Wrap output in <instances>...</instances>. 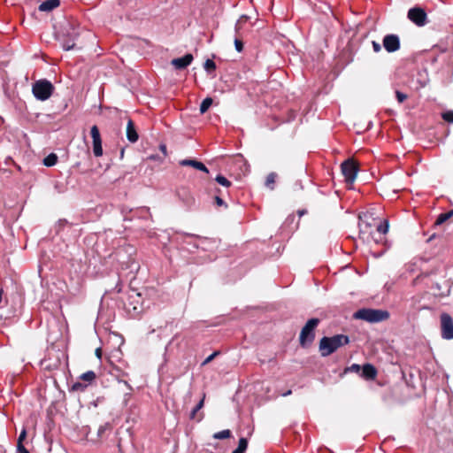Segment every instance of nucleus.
Masks as SVG:
<instances>
[{
    "label": "nucleus",
    "instance_id": "nucleus-14",
    "mask_svg": "<svg viewBox=\"0 0 453 453\" xmlns=\"http://www.w3.org/2000/svg\"><path fill=\"white\" fill-rule=\"evenodd\" d=\"M377 375L375 367L371 364H365L362 367V377L365 380H373Z\"/></svg>",
    "mask_w": 453,
    "mask_h": 453
},
{
    "label": "nucleus",
    "instance_id": "nucleus-2",
    "mask_svg": "<svg viewBox=\"0 0 453 453\" xmlns=\"http://www.w3.org/2000/svg\"><path fill=\"white\" fill-rule=\"evenodd\" d=\"M81 35V28L75 22H68L62 31V47L65 50H73L75 41Z\"/></svg>",
    "mask_w": 453,
    "mask_h": 453
},
{
    "label": "nucleus",
    "instance_id": "nucleus-20",
    "mask_svg": "<svg viewBox=\"0 0 453 453\" xmlns=\"http://www.w3.org/2000/svg\"><path fill=\"white\" fill-rule=\"evenodd\" d=\"M231 431L229 429L222 430L220 432L215 433L213 434V438L217 440H223L231 437Z\"/></svg>",
    "mask_w": 453,
    "mask_h": 453
},
{
    "label": "nucleus",
    "instance_id": "nucleus-24",
    "mask_svg": "<svg viewBox=\"0 0 453 453\" xmlns=\"http://www.w3.org/2000/svg\"><path fill=\"white\" fill-rule=\"evenodd\" d=\"M215 180L219 184L226 188H229L231 186V181L222 175H218Z\"/></svg>",
    "mask_w": 453,
    "mask_h": 453
},
{
    "label": "nucleus",
    "instance_id": "nucleus-5",
    "mask_svg": "<svg viewBox=\"0 0 453 453\" xmlns=\"http://www.w3.org/2000/svg\"><path fill=\"white\" fill-rule=\"evenodd\" d=\"M54 90L52 83L47 80H39L33 85L32 91L35 97L41 101L49 99Z\"/></svg>",
    "mask_w": 453,
    "mask_h": 453
},
{
    "label": "nucleus",
    "instance_id": "nucleus-18",
    "mask_svg": "<svg viewBox=\"0 0 453 453\" xmlns=\"http://www.w3.org/2000/svg\"><path fill=\"white\" fill-rule=\"evenodd\" d=\"M452 216H453V210L449 211L448 212H445V213H441L438 216V218H437V219L435 221V224L436 225H441L444 222H446L449 219H450Z\"/></svg>",
    "mask_w": 453,
    "mask_h": 453
},
{
    "label": "nucleus",
    "instance_id": "nucleus-6",
    "mask_svg": "<svg viewBox=\"0 0 453 453\" xmlns=\"http://www.w3.org/2000/svg\"><path fill=\"white\" fill-rule=\"evenodd\" d=\"M407 17L418 27H424L428 23L426 11L419 6L411 8L408 11Z\"/></svg>",
    "mask_w": 453,
    "mask_h": 453
},
{
    "label": "nucleus",
    "instance_id": "nucleus-7",
    "mask_svg": "<svg viewBox=\"0 0 453 453\" xmlns=\"http://www.w3.org/2000/svg\"><path fill=\"white\" fill-rule=\"evenodd\" d=\"M342 173L348 183H353L356 180L358 166L353 159H347L342 164Z\"/></svg>",
    "mask_w": 453,
    "mask_h": 453
},
{
    "label": "nucleus",
    "instance_id": "nucleus-36",
    "mask_svg": "<svg viewBox=\"0 0 453 453\" xmlns=\"http://www.w3.org/2000/svg\"><path fill=\"white\" fill-rule=\"evenodd\" d=\"M372 44L373 50L375 52H380L381 50V46L379 42L372 41Z\"/></svg>",
    "mask_w": 453,
    "mask_h": 453
},
{
    "label": "nucleus",
    "instance_id": "nucleus-26",
    "mask_svg": "<svg viewBox=\"0 0 453 453\" xmlns=\"http://www.w3.org/2000/svg\"><path fill=\"white\" fill-rule=\"evenodd\" d=\"M198 411H199V410H196V407L195 406V408L190 412L189 418L196 419V421H201L203 418V414L201 413V414L197 415Z\"/></svg>",
    "mask_w": 453,
    "mask_h": 453
},
{
    "label": "nucleus",
    "instance_id": "nucleus-28",
    "mask_svg": "<svg viewBox=\"0 0 453 453\" xmlns=\"http://www.w3.org/2000/svg\"><path fill=\"white\" fill-rule=\"evenodd\" d=\"M247 447H248V441L246 438H241L239 440V444H238V447L240 449H242V451L245 452V450L247 449Z\"/></svg>",
    "mask_w": 453,
    "mask_h": 453
},
{
    "label": "nucleus",
    "instance_id": "nucleus-21",
    "mask_svg": "<svg viewBox=\"0 0 453 453\" xmlns=\"http://www.w3.org/2000/svg\"><path fill=\"white\" fill-rule=\"evenodd\" d=\"M81 380L91 383L96 379V373L93 371H88L81 375Z\"/></svg>",
    "mask_w": 453,
    "mask_h": 453
},
{
    "label": "nucleus",
    "instance_id": "nucleus-25",
    "mask_svg": "<svg viewBox=\"0 0 453 453\" xmlns=\"http://www.w3.org/2000/svg\"><path fill=\"white\" fill-rule=\"evenodd\" d=\"M388 231V223L387 220H385L383 223H380L377 226V232L385 234Z\"/></svg>",
    "mask_w": 453,
    "mask_h": 453
},
{
    "label": "nucleus",
    "instance_id": "nucleus-35",
    "mask_svg": "<svg viewBox=\"0 0 453 453\" xmlns=\"http://www.w3.org/2000/svg\"><path fill=\"white\" fill-rule=\"evenodd\" d=\"M87 386L86 385H82L81 383L80 382H76L73 385V388L74 390H83Z\"/></svg>",
    "mask_w": 453,
    "mask_h": 453
},
{
    "label": "nucleus",
    "instance_id": "nucleus-29",
    "mask_svg": "<svg viewBox=\"0 0 453 453\" xmlns=\"http://www.w3.org/2000/svg\"><path fill=\"white\" fill-rule=\"evenodd\" d=\"M395 96H396L397 101L400 104L403 103L404 100H406L408 97L406 94H404L401 91H398V90L395 91Z\"/></svg>",
    "mask_w": 453,
    "mask_h": 453
},
{
    "label": "nucleus",
    "instance_id": "nucleus-3",
    "mask_svg": "<svg viewBox=\"0 0 453 453\" xmlns=\"http://www.w3.org/2000/svg\"><path fill=\"white\" fill-rule=\"evenodd\" d=\"M389 313L387 311L363 308L353 314L356 319L365 320L370 323H377L388 319Z\"/></svg>",
    "mask_w": 453,
    "mask_h": 453
},
{
    "label": "nucleus",
    "instance_id": "nucleus-19",
    "mask_svg": "<svg viewBox=\"0 0 453 453\" xmlns=\"http://www.w3.org/2000/svg\"><path fill=\"white\" fill-rule=\"evenodd\" d=\"M277 174L275 173H271L267 175L265 180V186L270 189L274 188V183L276 181Z\"/></svg>",
    "mask_w": 453,
    "mask_h": 453
},
{
    "label": "nucleus",
    "instance_id": "nucleus-32",
    "mask_svg": "<svg viewBox=\"0 0 453 453\" xmlns=\"http://www.w3.org/2000/svg\"><path fill=\"white\" fill-rule=\"evenodd\" d=\"M217 355H218L217 351L211 354L209 357H207L204 359V361L203 362V365H205L209 364L210 362H211Z\"/></svg>",
    "mask_w": 453,
    "mask_h": 453
},
{
    "label": "nucleus",
    "instance_id": "nucleus-38",
    "mask_svg": "<svg viewBox=\"0 0 453 453\" xmlns=\"http://www.w3.org/2000/svg\"><path fill=\"white\" fill-rule=\"evenodd\" d=\"M204 397H205V395H203V398L199 401V403L196 405V410H201L203 407V403H204Z\"/></svg>",
    "mask_w": 453,
    "mask_h": 453
},
{
    "label": "nucleus",
    "instance_id": "nucleus-33",
    "mask_svg": "<svg viewBox=\"0 0 453 453\" xmlns=\"http://www.w3.org/2000/svg\"><path fill=\"white\" fill-rule=\"evenodd\" d=\"M361 366L357 364H353L351 366L348 367L346 371L358 372L361 370Z\"/></svg>",
    "mask_w": 453,
    "mask_h": 453
},
{
    "label": "nucleus",
    "instance_id": "nucleus-8",
    "mask_svg": "<svg viewBox=\"0 0 453 453\" xmlns=\"http://www.w3.org/2000/svg\"><path fill=\"white\" fill-rule=\"evenodd\" d=\"M441 337L446 340L453 339V319L448 313L441 315Z\"/></svg>",
    "mask_w": 453,
    "mask_h": 453
},
{
    "label": "nucleus",
    "instance_id": "nucleus-15",
    "mask_svg": "<svg viewBox=\"0 0 453 453\" xmlns=\"http://www.w3.org/2000/svg\"><path fill=\"white\" fill-rule=\"evenodd\" d=\"M59 0H46L39 5V10L41 12H50L59 6Z\"/></svg>",
    "mask_w": 453,
    "mask_h": 453
},
{
    "label": "nucleus",
    "instance_id": "nucleus-39",
    "mask_svg": "<svg viewBox=\"0 0 453 453\" xmlns=\"http://www.w3.org/2000/svg\"><path fill=\"white\" fill-rule=\"evenodd\" d=\"M215 202L218 206H222L225 204V202L219 196L215 197Z\"/></svg>",
    "mask_w": 453,
    "mask_h": 453
},
{
    "label": "nucleus",
    "instance_id": "nucleus-17",
    "mask_svg": "<svg viewBox=\"0 0 453 453\" xmlns=\"http://www.w3.org/2000/svg\"><path fill=\"white\" fill-rule=\"evenodd\" d=\"M58 162V156L55 153H50L43 159V164L46 166H53Z\"/></svg>",
    "mask_w": 453,
    "mask_h": 453
},
{
    "label": "nucleus",
    "instance_id": "nucleus-37",
    "mask_svg": "<svg viewBox=\"0 0 453 453\" xmlns=\"http://www.w3.org/2000/svg\"><path fill=\"white\" fill-rule=\"evenodd\" d=\"M17 450L19 453H29V451L24 447L23 444L17 445Z\"/></svg>",
    "mask_w": 453,
    "mask_h": 453
},
{
    "label": "nucleus",
    "instance_id": "nucleus-16",
    "mask_svg": "<svg viewBox=\"0 0 453 453\" xmlns=\"http://www.w3.org/2000/svg\"><path fill=\"white\" fill-rule=\"evenodd\" d=\"M212 102H213V100L211 97H206L202 101V103L200 104V109H199L201 114H203L208 111V109L211 106Z\"/></svg>",
    "mask_w": 453,
    "mask_h": 453
},
{
    "label": "nucleus",
    "instance_id": "nucleus-41",
    "mask_svg": "<svg viewBox=\"0 0 453 453\" xmlns=\"http://www.w3.org/2000/svg\"><path fill=\"white\" fill-rule=\"evenodd\" d=\"M305 213H306V211H305V210H300V211H298V215H299V217L303 216V214H305Z\"/></svg>",
    "mask_w": 453,
    "mask_h": 453
},
{
    "label": "nucleus",
    "instance_id": "nucleus-13",
    "mask_svg": "<svg viewBox=\"0 0 453 453\" xmlns=\"http://www.w3.org/2000/svg\"><path fill=\"white\" fill-rule=\"evenodd\" d=\"M180 165L182 166H192L197 170H200L204 173H209L208 168L200 161L195 159H183L180 161Z\"/></svg>",
    "mask_w": 453,
    "mask_h": 453
},
{
    "label": "nucleus",
    "instance_id": "nucleus-44",
    "mask_svg": "<svg viewBox=\"0 0 453 453\" xmlns=\"http://www.w3.org/2000/svg\"><path fill=\"white\" fill-rule=\"evenodd\" d=\"M96 355H97L98 357H100V349H96Z\"/></svg>",
    "mask_w": 453,
    "mask_h": 453
},
{
    "label": "nucleus",
    "instance_id": "nucleus-1",
    "mask_svg": "<svg viewBox=\"0 0 453 453\" xmlns=\"http://www.w3.org/2000/svg\"><path fill=\"white\" fill-rule=\"evenodd\" d=\"M349 342V339L345 334H336L332 337L324 336L319 342L320 354L322 357H327Z\"/></svg>",
    "mask_w": 453,
    "mask_h": 453
},
{
    "label": "nucleus",
    "instance_id": "nucleus-22",
    "mask_svg": "<svg viewBox=\"0 0 453 453\" xmlns=\"http://www.w3.org/2000/svg\"><path fill=\"white\" fill-rule=\"evenodd\" d=\"M249 19V17L246 15H242L240 17V19L237 20L235 24V32L236 34H239V31L242 29V27L244 23H246Z\"/></svg>",
    "mask_w": 453,
    "mask_h": 453
},
{
    "label": "nucleus",
    "instance_id": "nucleus-34",
    "mask_svg": "<svg viewBox=\"0 0 453 453\" xmlns=\"http://www.w3.org/2000/svg\"><path fill=\"white\" fill-rule=\"evenodd\" d=\"M295 220H296V216H295V215H289V216L286 219V220H285V222H284V225H286V226H287V225L293 224Z\"/></svg>",
    "mask_w": 453,
    "mask_h": 453
},
{
    "label": "nucleus",
    "instance_id": "nucleus-40",
    "mask_svg": "<svg viewBox=\"0 0 453 453\" xmlns=\"http://www.w3.org/2000/svg\"><path fill=\"white\" fill-rule=\"evenodd\" d=\"M159 148L164 154H166V146L165 144H161Z\"/></svg>",
    "mask_w": 453,
    "mask_h": 453
},
{
    "label": "nucleus",
    "instance_id": "nucleus-30",
    "mask_svg": "<svg viewBox=\"0 0 453 453\" xmlns=\"http://www.w3.org/2000/svg\"><path fill=\"white\" fill-rule=\"evenodd\" d=\"M26 437H27V430H26V428H23L19 435L17 445L23 444V441L26 439Z\"/></svg>",
    "mask_w": 453,
    "mask_h": 453
},
{
    "label": "nucleus",
    "instance_id": "nucleus-45",
    "mask_svg": "<svg viewBox=\"0 0 453 453\" xmlns=\"http://www.w3.org/2000/svg\"><path fill=\"white\" fill-rule=\"evenodd\" d=\"M123 156H124V150H122L120 152V157H123Z\"/></svg>",
    "mask_w": 453,
    "mask_h": 453
},
{
    "label": "nucleus",
    "instance_id": "nucleus-11",
    "mask_svg": "<svg viewBox=\"0 0 453 453\" xmlns=\"http://www.w3.org/2000/svg\"><path fill=\"white\" fill-rule=\"evenodd\" d=\"M192 54H186L185 56L178 58H173L171 64L179 70L184 69L188 66L193 61Z\"/></svg>",
    "mask_w": 453,
    "mask_h": 453
},
{
    "label": "nucleus",
    "instance_id": "nucleus-9",
    "mask_svg": "<svg viewBox=\"0 0 453 453\" xmlns=\"http://www.w3.org/2000/svg\"><path fill=\"white\" fill-rule=\"evenodd\" d=\"M90 134L93 140V153L98 157L103 155L102 139L97 126H93L90 129Z\"/></svg>",
    "mask_w": 453,
    "mask_h": 453
},
{
    "label": "nucleus",
    "instance_id": "nucleus-31",
    "mask_svg": "<svg viewBox=\"0 0 453 453\" xmlns=\"http://www.w3.org/2000/svg\"><path fill=\"white\" fill-rule=\"evenodd\" d=\"M234 46L238 52H241L243 49L242 42L240 39H238L237 37L234 39Z\"/></svg>",
    "mask_w": 453,
    "mask_h": 453
},
{
    "label": "nucleus",
    "instance_id": "nucleus-23",
    "mask_svg": "<svg viewBox=\"0 0 453 453\" xmlns=\"http://www.w3.org/2000/svg\"><path fill=\"white\" fill-rule=\"evenodd\" d=\"M206 72L211 73L216 69V64L211 59H207L203 65Z\"/></svg>",
    "mask_w": 453,
    "mask_h": 453
},
{
    "label": "nucleus",
    "instance_id": "nucleus-12",
    "mask_svg": "<svg viewBox=\"0 0 453 453\" xmlns=\"http://www.w3.org/2000/svg\"><path fill=\"white\" fill-rule=\"evenodd\" d=\"M127 138L132 143L136 142L139 139V135L135 129L134 124L130 119H128L127 125Z\"/></svg>",
    "mask_w": 453,
    "mask_h": 453
},
{
    "label": "nucleus",
    "instance_id": "nucleus-27",
    "mask_svg": "<svg viewBox=\"0 0 453 453\" xmlns=\"http://www.w3.org/2000/svg\"><path fill=\"white\" fill-rule=\"evenodd\" d=\"M441 118L449 123H453V111H446L441 113Z\"/></svg>",
    "mask_w": 453,
    "mask_h": 453
},
{
    "label": "nucleus",
    "instance_id": "nucleus-4",
    "mask_svg": "<svg viewBox=\"0 0 453 453\" xmlns=\"http://www.w3.org/2000/svg\"><path fill=\"white\" fill-rule=\"evenodd\" d=\"M319 323V319H309L304 326L302 328L300 336H299V342L300 345L303 348H306L313 342L315 338V328L318 326Z\"/></svg>",
    "mask_w": 453,
    "mask_h": 453
},
{
    "label": "nucleus",
    "instance_id": "nucleus-42",
    "mask_svg": "<svg viewBox=\"0 0 453 453\" xmlns=\"http://www.w3.org/2000/svg\"><path fill=\"white\" fill-rule=\"evenodd\" d=\"M232 453H244V451H242V449H240L239 448L235 449Z\"/></svg>",
    "mask_w": 453,
    "mask_h": 453
},
{
    "label": "nucleus",
    "instance_id": "nucleus-10",
    "mask_svg": "<svg viewBox=\"0 0 453 453\" xmlns=\"http://www.w3.org/2000/svg\"><path fill=\"white\" fill-rule=\"evenodd\" d=\"M383 47L388 52H395L400 49V39L396 35H387L384 36Z\"/></svg>",
    "mask_w": 453,
    "mask_h": 453
},
{
    "label": "nucleus",
    "instance_id": "nucleus-43",
    "mask_svg": "<svg viewBox=\"0 0 453 453\" xmlns=\"http://www.w3.org/2000/svg\"><path fill=\"white\" fill-rule=\"evenodd\" d=\"M291 393H292L291 390H288V392L284 393L282 395L287 396V395H289Z\"/></svg>",
    "mask_w": 453,
    "mask_h": 453
}]
</instances>
